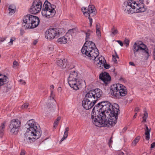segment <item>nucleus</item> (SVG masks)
I'll return each mask as SVG.
<instances>
[{
    "mask_svg": "<svg viewBox=\"0 0 155 155\" xmlns=\"http://www.w3.org/2000/svg\"><path fill=\"white\" fill-rule=\"evenodd\" d=\"M119 108L117 104H114L112 105L107 101L98 103L92 112L93 123L99 127L114 126L117 122Z\"/></svg>",
    "mask_w": 155,
    "mask_h": 155,
    "instance_id": "f257e3e1",
    "label": "nucleus"
},
{
    "mask_svg": "<svg viewBox=\"0 0 155 155\" xmlns=\"http://www.w3.org/2000/svg\"><path fill=\"white\" fill-rule=\"evenodd\" d=\"M25 126L26 131L24 139L25 142L31 143L38 139L41 136V130L37 127V124L34 120H29Z\"/></svg>",
    "mask_w": 155,
    "mask_h": 155,
    "instance_id": "f03ea898",
    "label": "nucleus"
},
{
    "mask_svg": "<svg viewBox=\"0 0 155 155\" xmlns=\"http://www.w3.org/2000/svg\"><path fill=\"white\" fill-rule=\"evenodd\" d=\"M123 10L126 13H133L144 12L145 9L143 4L133 0H128L124 2Z\"/></svg>",
    "mask_w": 155,
    "mask_h": 155,
    "instance_id": "7ed1b4c3",
    "label": "nucleus"
},
{
    "mask_svg": "<svg viewBox=\"0 0 155 155\" xmlns=\"http://www.w3.org/2000/svg\"><path fill=\"white\" fill-rule=\"evenodd\" d=\"M68 81L71 88L75 90L81 88L84 83V81L80 78V75L78 71L74 70L70 72Z\"/></svg>",
    "mask_w": 155,
    "mask_h": 155,
    "instance_id": "20e7f679",
    "label": "nucleus"
},
{
    "mask_svg": "<svg viewBox=\"0 0 155 155\" xmlns=\"http://www.w3.org/2000/svg\"><path fill=\"white\" fill-rule=\"evenodd\" d=\"M81 51L83 54L87 56L90 59L91 58H95V57L99 54L98 50L95 44L91 41H86L81 49Z\"/></svg>",
    "mask_w": 155,
    "mask_h": 155,
    "instance_id": "39448f33",
    "label": "nucleus"
},
{
    "mask_svg": "<svg viewBox=\"0 0 155 155\" xmlns=\"http://www.w3.org/2000/svg\"><path fill=\"white\" fill-rule=\"evenodd\" d=\"M39 22L38 17L28 15L24 17L22 25L25 29L33 28L38 25Z\"/></svg>",
    "mask_w": 155,
    "mask_h": 155,
    "instance_id": "423d86ee",
    "label": "nucleus"
},
{
    "mask_svg": "<svg viewBox=\"0 0 155 155\" xmlns=\"http://www.w3.org/2000/svg\"><path fill=\"white\" fill-rule=\"evenodd\" d=\"M110 92L112 95L116 97L124 96L127 94L126 87L119 84H114L112 85L111 87Z\"/></svg>",
    "mask_w": 155,
    "mask_h": 155,
    "instance_id": "0eeeda50",
    "label": "nucleus"
},
{
    "mask_svg": "<svg viewBox=\"0 0 155 155\" xmlns=\"http://www.w3.org/2000/svg\"><path fill=\"white\" fill-rule=\"evenodd\" d=\"M45 2L44 4V8L41 12L42 15L47 18H49L54 16L56 13L55 8V6L54 5H51L48 2Z\"/></svg>",
    "mask_w": 155,
    "mask_h": 155,
    "instance_id": "6e6552de",
    "label": "nucleus"
},
{
    "mask_svg": "<svg viewBox=\"0 0 155 155\" xmlns=\"http://www.w3.org/2000/svg\"><path fill=\"white\" fill-rule=\"evenodd\" d=\"M64 32V30L63 28H50L46 31L45 37L48 39H53L62 35Z\"/></svg>",
    "mask_w": 155,
    "mask_h": 155,
    "instance_id": "1a4fd4ad",
    "label": "nucleus"
},
{
    "mask_svg": "<svg viewBox=\"0 0 155 155\" xmlns=\"http://www.w3.org/2000/svg\"><path fill=\"white\" fill-rule=\"evenodd\" d=\"M133 50L134 54L137 52H141L145 55L147 59L149 56L148 49L146 46L141 42H136L133 46Z\"/></svg>",
    "mask_w": 155,
    "mask_h": 155,
    "instance_id": "9d476101",
    "label": "nucleus"
},
{
    "mask_svg": "<svg viewBox=\"0 0 155 155\" xmlns=\"http://www.w3.org/2000/svg\"><path fill=\"white\" fill-rule=\"evenodd\" d=\"M102 95V91L100 89L97 88L89 91L86 94L85 97L96 103Z\"/></svg>",
    "mask_w": 155,
    "mask_h": 155,
    "instance_id": "9b49d317",
    "label": "nucleus"
},
{
    "mask_svg": "<svg viewBox=\"0 0 155 155\" xmlns=\"http://www.w3.org/2000/svg\"><path fill=\"white\" fill-rule=\"evenodd\" d=\"M102 95V91L100 89L97 88L89 91L86 94L85 97L96 103Z\"/></svg>",
    "mask_w": 155,
    "mask_h": 155,
    "instance_id": "f8f14e48",
    "label": "nucleus"
},
{
    "mask_svg": "<svg viewBox=\"0 0 155 155\" xmlns=\"http://www.w3.org/2000/svg\"><path fill=\"white\" fill-rule=\"evenodd\" d=\"M81 11L85 16L88 17L91 26L92 25V19L91 17L93 16L96 14V9L94 6L93 5H89L87 9L84 7L82 8Z\"/></svg>",
    "mask_w": 155,
    "mask_h": 155,
    "instance_id": "ddd939ff",
    "label": "nucleus"
},
{
    "mask_svg": "<svg viewBox=\"0 0 155 155\" xmlns=\"http://www.w3.org/2000/svg\"><path fill=\"white\" fill-rule=\"evenodd\" d=\"M42 3L40 0H34L30 9V12L32 14L39 12L42 7Z\"/></svg>",
    "mask_w": 155,
    "mask_h": 155,
    "instance_id": "4468645a",
    "label": "nucleus"
},
{
    "mask_svg": "<svg viewBox=\"0 0 155 155\" xmlns=\"http://www.w3.org/2000/svg\"><path fill=\"white\" fill-rule=\"evenodd\" d=\"M21 124L20 121L18 119L12 120L9 126V127L11 129V132L15 134H17Z\"/></svg>",
    "mask_w": 155,
    "mask_h": 155,
    "instance_id": "2eb2a0df",
    "label": "nucleus"
},
{
    "mask_svg": "<svg viewBox=\"0 0 155 155\" xmlns=\"http://www.w3.org/2000/svg\"><path fill=\"white\" fill-rule=\"evenodd\" d=\"M91 60H94V63L98 67H100L101 66L104 65L106 63L104 58L103 56L99 57V54L95 57V58H91Z\"/></svg>",
    "mask_w": 155,
    "mask_h": 155,
    "instance_id": "dca6fc26",
    "label": "nucleus"
},
{
    "mask_svg": "<svg viewBox=\"0 0 155 155\" xmlns=\"http://www.w3.org/2000/svg\"><path fill=\"white\" fill-rule=\"evenodd\" d=\"M96 103L84 97L82 102V106L86 110L91 109Z\"/></svg>",
    "mask_w": 155,
    "mask_h": 155,
    "instance_id": "f3484780",
    "label": "nucleus"
},
{
    "mask_svg": "<svg viewBox=\"0 0 155 155\" xmlns=\"http://www.w3.org/2000/svg\"><path fill=\"white\" fill-rule=\"evenodd\" d=\"M99 78L105 84H107L111 80V77L107 73L104 72L101 73Z\"/></svg>",
    "mask_w": 155,
    "mask_h": 155,
    "instance_id": "a211bd4d",
    "label": "nucleus"
},
{
    "mask_svg": "<svg viewBox=\"0 0 155 155\" xmlns=\"http://www.w3.org/2000/svg\"><path fill=\"white\" fill-rule=\"evenodd\" d=\"M67 60L65 59L57 58L56 64L60 67L65 68L67 63Z\"/></svg>",
    "mask_w": 155,
    "mask_h": 155,
    "instance_id": "6ab92c4d",
    "label": "nucleus"
},
{
    "mask_svg": "<svg viewBox=\"0 0 155 155\" xmlns=\"http://www.w3.org/2000/svg\"><path fill=\"white\" fill-rule=\"evenodd\" d=\"M57 42L60 44H65L68 41L67 37V36L61 37L58 39Z\"/></svg>",
    "mask_w": 155,
    "mask_h": 155,
    "instance_id": "aec40b11",
    "label": "nucleus"
},
{
    "mask_svg": "<svg viewBox=\"0 0 155 155\" xmlns=\"http://www.w3.org/2000/svg\"><path fill=\"white\" fill-rule=\"evenodd\" d=\"M16 8L15 6L13 5H11L8 7V14L9 15H12L15 12Z\"/></svg>",
    "mask_w": 155,
    "mask_h": 155,
    "instance_id": "412c9836",
    "label": "nucleus"
},
{
    "mask_svg": "<svg viewBox=\"0 0 155 155\" xmlns=\"http://www.w3.org/2000/svg\"><path fill=\"white\" fill-rule=\"evenodd\" d=\"M145 127H146V128L145 129V139L147 140H149L150 139V132L151 129H149L147 126L145 125Z\"/></svg>",
    "mask_w": 155,
    "mask_h": 155,
    "instance_id": "4be33fe9",
    "label": "nucleus"
},
{
    "mask_svg": "<svg viewBox=\"0 0 155 155\" xmlns=\"http://www.w3.org/2000/svg\"><path fill=\"white\" fill-rule=\"evenodd\" d=\"M110 35L111 36H114L118 33V31L117 28L114 26L111 28L110 31Z\"/></svg>",
    "mask_w": 155,
    "mask_h": 155,
    "instance_id": "5701e85b",
    "label": "nucleus"
},
{
    "mask_svg": "<svg viewBox=\"0 0 155 155\" xmlns=\"http://www.w3.org/2000/svg\"><path fill=\"white\" fill-rule=\"evenodd\" d=\"M93 34V32L90 30L88 31L86 33V38L85 39L86 41H89L88 40L91 39Z\"/></svg>",
    "mask_w": 155,
    "mask_h": 155,
    "instance_id": "b1692460",
    "label": "nucleus"
},
{
    "mask_svg": "<svg viewBox=\"0 0 155 155\" xmlns=\"http://www.w3.org/2000/svg\"><path fill=\"white\" fill-rule=\"evenodd\" d=\"M69 128L68 127H67L65 128L64 136L61 140V141H63L68 137V131Z\"/></svg>",
    "mask_w": 155,
    "mask_h": 155,
    "instance_id": "393cba45",
    "label": "nucleus"
},
{
    "mask_svg": "<svg viewBox=\"0 0 155 155\" xmlns=\"http://www.w3.org/2000/svg\"><path fill=\"white\" fill-rule=\"evenodd\" d=\"M5 123H2L0 127V134L1 137L3 136L4 133V130L5 129Z\"/></svg>",
    "mask_w": 155,
    "mask_h": 155,
    "instance_id": "a878e982",
    "label": "nucleus"
},
{
    "mask_svg": "<svg viewBox=\"0 0 155 155\" xmlns=\"http://www.w3.org/2000/svg\"><path fill=\"white\" fill-rule=\"evenodd\" d=\"M61 119V117H58L57 119L54 121V127L55 128L57 126L59 122V121Z\"/></svg>",
    "mask_w": 155,
    "mask_h": 155,
    "instance_id": "bb28decb",
    "label": "nucleus"
},
{
    "mask_svg": "<svg viewBox=\"0 0 155 155\" xmlns=\"http://www.w3.org/2000/svg\"><path fill=\"white\" fill-rule=\"evenodd\" d=\"M144 112L143 114V119L142 120V122H145L146 121L148 117V114L146 111H145L144 110Z\"/></svg>",
    "mask_w": 155,
    "mask_h": 155,
    "instance_id": "cd10ccee",
    "label": "nucleus"
},
{
    "mask_svg": "<svg viewBox=\"0 0 155 155\" xmlns=\"http://www.w3.org/2000/svg\"><path fill=\"white\" fill-rule=\"evenodd\" d=\"M16 40V38L15 37H12L11 38L10 41L8 43L10 45H13V41Z\"/></svg>",
    "mask_w": 155,
    "mask_h": 155,
    "instance_id": "c85d7f7f",
    "label": "nucleus"
},
{
    "mask_svg": "<svg viewBox=\"0 0 155 155\" xmlns=\"http://www.w3.org/2000/svg\"><path fill=\"white\" fill-rule=\"evenodd\" d=\"M48 48L49 51H52L54 50V45L53 44H50L48 45Z\"/></svg>",
    "mask_w": 155,
    "mask_h": 155,
    "instance_id": "c756f323",
    "label": "nucleus"
},
{
    "mask_svg": "<svg viewBox=\"0 0 155 155\" xmlns=\"http://www.w3.org/2000/svg\"><path fill=\"white\" fill-rule=\"evenodd\" d=\"M140 138V136H138L136 137L134 140L133 143L134 144H136V143L139 141Z\"/></svg>",
    "mask_w": 155,
    "mask_h": 155,
    "instance_id": "7c9ffc66",
    "label": "nucleus"
},
{
    "mask_svg": "<svg viewBox=\"0 0 155 155\" xmlns=\"http://www.w3.org/2000/svg\"><path fill=\"white\" fill-rule=\"evenodd\" d=\"M28 105L29 104L28 103H25L22 105L21 108L22 109H26L28 107Z\"/></svg>",
    "mask_w": 155,
    "mask_h": 155,
    "instance_id": "2f4dec72",
    "label": "nucleus"
},
{
    "mask_svg": "<svg viewBox=\"0 0 155 155\" xmlns=\"http://www.w3.org/2000/svg\"><path fill=\"white\" fill-rule=\"evenodd\" d=\"M150 2V1L149 0H144V2H140V3H141V4H143V5H143L144 4H146L147 5H148L149 3Z\"/></svg>",
    "mask_w": 155,
    "mask_h": 155,
    "instance_id": "473e14b6",
    "label": "nucleus"
},
{
    "mask_svg": "<svg viewBox=\"0 0 155 155\" xmlns=\"http://www.w3.org/2000/svg\"><path fill=\"white\" fill-rule=\"evenodd\" d=\"M118 58V57L114 56V55H113L112 60L115 63H117V62L116 58Z\"/></svg>",
    "mask_w": 155,
    "mask_h": 155,
    "instance_id": "72a5a7b5",
    "label": "nucleus"
},
{
    "mask_svg": "<svg viewBox=\"0 0 155 155\" xmlns=\"http://www.w3.org/2000/svg\"><path fill=\"white\" fill-rule=\"evenodd\" d=\"M129 41L127 39H125L124 41V43L126 44V46H128L129 45Z\"/></svg>",
    "mask_w": 155,
    "mask_h": 155,
    "instance_id": "f704fd0d",
    "label": "nucleus"
},
{
    "mask_svg": "<svg viewBox=\"0 0 155 155\" xmlns=\"http://www.w3.org/2000/svg\"><path fill=\"white\" fill-rule=\"evenodd\" d=\"M18 63L17 61H14L13 62V67H14V68L16 67V66L18 65Z\"/></svg>",
    "mask_w": 155,
    "mask_h": 155,
    "instance_id": "c9c22d12",
    "label": "nucleus"
},
{
    "mask_svg": "<svg viewBox=\"0 0 155 155\" xmlns=\"http://www.w3.org/2000/svg\"><path fill=\"white\" fill-rule=\"evenodd\" d=\"M113 142V141L112 140V137H111V138L109 140L108 144H109V146L110 147L111 146V145Z\"/></svg>",
    "mask_w": 155,
    "mask_h": 155,
    "instance_id": "e433bc0d",
    "label": "nucleus"
},
{
    "mask_svg": "<svg viewBox=\"0 0 155 155\" xmlns=\"http://www.w3.org/2000/svg\"><path fill=\"white\" fill-rule=\"evenodd\" d=\"M96 33L97 35L98 36H100L101 35V32L100 30H96Z\"/></svg>",
    "mask_w": 155,
    "mask_h": 155,
    "instance_id": "4c0bfd02",
    "label": "nucleus"
},
{
    "mask_svg": "<svg viewBox=\"0 0 155 155\" xmlns=\"http://www.w3.org/2000/svg\"><path fill=\"white\" fill-rule=\"evenodd\" d=\"M117 41L121 46H123V43L120 40H117Z\"/></svg>",
    "mask_w": 155,
    "mask_h": 155,
    "instance_id": "58836bf2",
    "label": "nucleus"
},
{
    "mask_svg": "<svg viewBox=\"0 0 155 155\" xmlns=\"http://www.w3.org/2000/svg\"><path fill=\"white\" fill-rule=\"evenodd\" d=\"M102 66H104V68L107 69H108L109 68V65L107 64H106L105 63L104 65H102Z\"/></svg>",
    "mask_w": 155,
    "mask_h": 155,
    "instance_id": "ea45409f",
    "label": "nucleus"
},
{
    "mask_svg": "<svg viewBox=\"0 0 155 155\" xmlns=\"http://www.w3.org/2000/svg\"><path fill=\"white\" fill-rule=\"evenodd\" d=\"M100 26L99 24H97L96 25V30H100Z\"/></svg>",
    "mask_w": 155,
    "mask_h": 155,
    "instance_id": "a19ab883",
    "label": "nucleus"
},
{
    "mask_svg": "<svg viewBox=\"0 0 155 155\" xmlns=\"http://www.w3.org/2000/svg\"><path fill=\"white\" fill-rule=\"evenodd\" d=\"M20 155H25V151L23 150H21Z\"/></svg>",
    "mask_w": 155,
    "mask_h": 155,
    "instance_id": "79ce46f5",
    "label": "nucleus"
},
{
    "mask_svg": "<svg viewBox=\"0 0 155 155\" xmlns=\"http://www.w3.org/2000/svg\"><path fill=\"white\" fill-rule=\"evenodd\" d=\"M155 147V142H154L151 144V148H153Z\"/></svg>",
    "mask_w": 155,
    "mask_h": 155,
    "instance_id": "37998d69",
    "label": "nucleus"
},
{
    "mask_svg": "<svg viewBox=\"0 0 155 155\" xmlns=\"http://www.w3.org/2000/svg\"><path fill=\"white\" fill-rule=\"evenodd\" d=\"M5 39H6V38H1L0 39V41L3 42V41H4L5 40Z\"/></svg>",
    "mask_w": 155,
    "mask_h": 155,
    "instance_id": "c03bdc74",
    "label": "nucleus"
},
{
    "mask_svg": "<svg viewBox=\"0 0 155 155\" xmlns=\"http://www.w3.org/2000/svg\"><path fill=\"white\" fill-rule=\"evenodd\" d=\"M38 42V41L37 40H34L33 42V44L34 45H36Z\"/></svg>",
    "mask_w": 155,
    "mask_h": 155,
    "instance_id": "a18cd8bd",
    "label": "nucleus"
},
{
    "mask_svg": "<svg viewBox=\"0 0 155 155\" xmlns=\"http://www.w3.org/2000/svg\"><path fill=\"white\" fill-rule=\"evenodd\" d=\"M19 81H20V82H21V83H22V84H25V81H24L23 80H19Z\"/></svg>",
    "mask_w": 155,
    "mask_h": 155,
    "instance_id": "49530a36",
    "label": "nucleus"
},
{
    "mask_svg": "<svg viewBox=\"0 0 155 155\" xmlns=\"http://www.w3.org/2000/svg\"><path fill=\"white\" fill-rule=\"evenodd\" d=\"M139 110V108L138 107H136L135 109V112H138Z\"/></svg>",
    "mask_w": 155,
    "mask_h": 155,
    "instance_id": "de8ad7c7",
    "label": "nucleus"
},
{
    "mask_svg": "<svg viewBox=\"0 0 155 155\" xmlns=\"http://www.w3.org/2000/svg\"><path fill=\"white\" fill-rule=\"evenodd\" d=\"M129 64L130 65H131L134 66L135 65L134 64V63L132 62H129Z\"/></svg>",
    "mask_w": 155,
    "mask_h": 155,
    "instance_id": "09e8293b",
    "label": "nucleus"
},
{
    "mask_svg": "<svg viewBox=\"0 0 155 155\" xmlns=\"http://www.w3.org/2000/svg\"><path fill=\"white\" fill-rule=\"evenodd\" d=\"M54 86L53 85H52L50 86V89L53 90L54 88Z\"/></svg>",
    "mask_w": 155,
    "mask_h": 155,
    "instance_id": "8fccbe9b",
    "label": "nucleus"
},
{
    "mask_svg": "<svg viewBox=\"0 0 155 155\" xmlns=\"http://www.w3.org/2000/svg\"><path fill=\"white\" fill-rule=\"evenodd\" d=\"M137 113H136L134 115V116H133V117L134 119V118H135L137 116Z\"/></svg>",
    "mask_w": 155,
    "mask_h": 155,
    "instance_id": "3c124183",
    "label": "nucleus"
},
{
    "mask_svg": "<svg viewBox=\"0 0 155 155\" xmlns=\"http://www.w3.org/2000/svg\"><path fill=\"white\" fill-rule=\"evenodd\" d=\"M127 129V128H124L123 130V131H125Z\"/></svg>",
    "mask_w": 155,
    "mask_h": 155,
    "instance_id": "603ef678",
    "label": "nucleus"
},
{
    "mask_svg": "<svg viewBox=\"0 0 155 155\" xmlns=\"http://www.w3.org/2000/svg\"><path fill=\"white\" fill-rule=\"evenodd\" d=\"M52 92H53V91L52 90L51 91V96H52L53 97V95H52Z\"/></svg>",
    "mask_w": 155,
    "mask_h": 155,
    "instance_id": "864d4df0",
    "label": "nucleus"
},
{
    "mask_svg": "<svg viewBox=\"0 0 155 155\" xmlns=\"http://www.w3.org/2000/svg\"><path fill=\"white\" fill-rule=\"evenodd\" d=\"M139 0L140 1V2H144V0Z\"/></svg>",
    "mask_w": 155,
    "mask_h": 155,
    "instance_id": "5fc2aeb1",
    "label": "nucleus"
},
{
    "mask_svg": "<svg viewBox=\"0 0 155 155\" xmlns=\"http://www.w3.org/2000/svg\"><path fill=\"white\" fill-rule=\"evenodd\" d=\"M20 31H21V32H20V35H23V33L22 32H21V30H20Z\"/></svg>",
    "mask_w": 155,
    "mask_h": 155,
    "instance_id": "6e6d98bb",
    "label": "nucleus"
}]
</instances>
